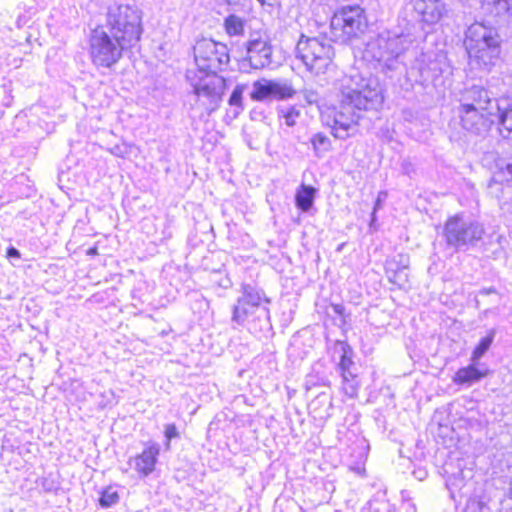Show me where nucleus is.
<instances>
[{
	"instance_id": "obj_20",
	"label": "nucleus",
	"mask_w": 512,
	"mask_h": 512,
	"mask_svg": "<svg viewBox=\"0 0 512 512\" xmlns=\"http://www.w3.org/2000/svg\"><path fill=\"white\" fill-rule=\"evenodd\" d=\"M442 74V69L437 61H417L407 71V77L410 81L428 86L433 84Z\"/></svg>"
},
{
	"instance_id": "obj_12",
	"label": "nucleus",
	"mask_w": 512,
	"mask_h": 512,
	"mask_svg": "<svg viewBox=\"0 0 512 512\" xmlns=\"http://www.w3.org/2000/svg\"><path fill=\"white\" fill-rule=\"evenodd\" d=\"M334 351L335 353H339L337 370L342 377L343 391L349 398H355L358 395L360 380L358 367L353 361L354 351L352 347L343 340L335 341Z\"/></svg>"
},
{
	"instance_id": "obj_48",
	"label": "nucleus",
	"mask_w": 512,
	"mask_h": 512,
	"mask_svg": "<svg viewBox=\"0 0 512 512\" xmlns=\"http://www.w3.org/2000/svg\"><path fill=\"white\" fill-rule=\"evenodd\" d=\"M425 476H426V472L425 471H419L418 478L420 480H422Z\"/></svg>"
},
{
	"instance_id": "obj_45",
	"label": "nucleus",
	"mask_w": 512,
	"mask_h": 512,
	"mask_svg": "<svg viewBox=\"0 0 512 512\" xmlns=\"http://www.w3.org/2000/svg\"><path fill=\"white\" fill-rule=\"evenodd\" d=\"M496 290L494 288H489V289H482L480 291V294H483V295H488L490 293H495Z\"/></svg>"
},
{
	"instance_id": "obj_44",
	"label": "nucleus",
	"mask_w": 512,
	"mask_h": 512,
	"mask_svg": "<svg viewBox=\"0 0 512 512\" xmlns=\"http://www.w3.org/2000/svg\"><path fill=\"white\" fill-rule=\"evenodd\" d=\"M404 13H405L407 16L410 14V15H411V17H413V15H414V14H413V13H411V12L406 13V12L404 11ZM411 21H415V20H414V18H412L411 20H408V23L406 24V27H405L402 31H404L405 33H407V32H409V33H410L409 25H410Z\"/></svg>"
},
{
	"instance_id": "obj_41",
	"label": "nucleus",
	"mask_w": 512,
	"mask_h": 512,
	"mask_svg": "<svg viewBox=\"0 0 512 512\" xmlns=\"http://www.w3.org/2000/svg\"><path fill=\"white\" fill-rule=\"evenodd\" d=\"M6 256L9 259H20L21 254L17 248H15L14 246H10L7 248Z\"/></svg>"
},
{
	"instance_id": "obj_2",
	"label": "nucleus",
	"mask_w": 512,
	"mask_h": 512,
	"mask_svg": "<svg viewBox=\"0 0 512 512\" xmlns=\"http://www.w3.org/2000/svg\"><path fill=\"white\" fill-rule=\"evenodd\" d=\"M442 237L446 246L456 252H485L492 244L494 236L486 232L484 224L480 221L464 213H457L445 221Z\"/></svg>"
},
{
	"instance_id": "obj_27",
	"label": "nucleus",
	"mask_w": 512,
	"mask_h": 512,
	"mask_svg": "<svg viewBox=\"0 0 512 512\" xmlns=\"http://www.w3.org/2000/svg\"><path fill=\"white\" fill-rule=\"evenodd\" d=\"M298 141L302 144H307V141L302 140L300 137H298ZM308 143L311 144L314 155L317 158H323L332 149L330 138L323 132L313 134L309 138Z\"/></svg>"
},
{
	"instance_id": "obj_49",
	"label": "nucleus",
	"mask_w": 512,
	"mask_h": 512,
	"mask_svg": "<svg viewBox=\"0 0 512 512\" xmlns=\"http://www.w3.org/2000/svg\"><path fill=\"white\" fill-rule=\"evenodd\" d=\"M228 5L237 4L239 0H225Z\"/></svg>"
},
{
	"instance_id": "obj_1",
	"label": "nucleus",
	"mask_w": 512,
	"mask_h": 512,
	"mask_svg": "<svg viewBox=\"0 0 512 512\" xmlns=\"http://www.w3.org/2000/svg\"><path fill=\"white\" fill-rule=\"evenodd\" d=\"M383 87L378 78L351 77L343 87L338 107L332 111V134L346 140L355 135L356 126L365 113L378 112L384 103Z\"/></svg>"
},
{
	"instance_id": "obj_19",
	"label": "nucleus",
	"mask_w": 512,
	"mask_h": 512,
	"mask_svg": "<svg viewBox=\"0 0 512 512\" xmlns=\"http://www.w3.org/2000/svg\"><path fill=\"white\" fill-rule=\"evenodd\" d=\"M503 182H512V160L497 156L494 159L493 176L487 187L488 193L495 198H500Z\"/></svg>"
},
{
	"instance_id": "obj_47",
	"label": "nucleus",
	"mask_w": 512,
	"mask_h": 512,
	"mask_svg": "<svg viewBox=\"0 0 512 512\" xmlns=\"http://www.w3.org/2000/svg\"><path fill=\"white\" fill-rule=\"evenodd\" d=\"M508 499L512 500V478L510 479V482H509Z\"/></svg>"
},
{
	"instance_id": "obj_29",
	"label": "nucleus",
	"mask_w": 512,
	"mask_h": 512,
	"mask_svg": "<svg viewBox=\"0 0 512 512\" xmlns=\"http://www.w3.org/2000/svg\"><path fill=\"white\" fill-rule=\"evenodd\" d=\"M248 89L247 83H238L232 90L228 99V104L233 108V117L236 118L245 109L243 94Z\"/></svg>"
},
{
	"instance_id": "obj_16",
	"label": "nucleus",
	"mask_w": 512,
	"mask_h": 512,
	"mask_svg": "<svg viewBox=\"0 0 512 512\" xmlns=\"http://www.w3.org/2000/svg\"><path fill=\"white\" fill-rule=\"evenodd\" d=\"M459 116L462 127L475 135H486L496 123L494 113L488 114L484 110L464 108L459 106Z\"/></svg>"
},
{
	"instance_id": "obj_17",
	"label": "nucleus",
	"mask_w": 512,
	"mask_h": 512,
	"mask_svg": "<svg viewBox=\"0 0 512 512\" xmlns=\"http://www.w3.org/2000/svg\"><path fill=\"white\" fill-rule=\"evenodd\" d=\"M499 100L483 86L473 85L463 90L459 101L460 107L484 110L488 114H492Z\"/></svg>"
},
{
	"instance_id": "obj_10",
	"label": "nucleus",
	"mask_w": 512,
	"mask_h": 512,
	"mask_svg": "<svg viewBox=\"0 0 512 512\" xmlns=\"http://www.w3.org/2000/svg\"><path fill=\"white\" fill-rule=\"evenodd\" d=\"M193 55L198 73H219L230 62L227 45L209 38H202L196 41L193 46Z\"/></svg>"
},
{
	"instance_id": "obj_46",
	"label": "nucleus",
	"mask_w": 512,
	"mask_h": 512,
	"mask_svg": "<svg viewBox=\"0 0 512 512\" xmlns=\"http://www.w3.org/2000/svg\"><path fill=\"white\" fill-rule=\"evenodd\" d=\"M87 254L88 255H97L98 254V250H97L96 247H92V248L88 249Z\"/></svg>"
},
{
	"instance_id": "obj_11",
	"label": "nucleus",
	"mask_w": 512,
	"mask_h": 512,
	"mask_svg": "<svg viewBox=\"0 0 512 512\" xmlns=\"http://www.w3.org/2000/svg\"><path fill=\"white\" fill-rule=\"evenodd\" d=\"M265 292L251 284L242 285L241 296L232 307L231 323L234 329L245 327L254 316L256 306L270 304Z\"/></svg>"
},
{
	"instance_id": "obj_38",
	"label": "nucleus",
	"mask_w": 512,
	"mask_h": 512,
	"mask_svg": "<svg viewBox=\"0 0 512 512\" xmlns=\"http://www.w3.org/2000/svg\"><path fill=\"white\" fill-rule=\"evenodd\" d=\"M401 172L409 177H412L415 174L416 169L410 159L405 158L401 161Z\"/></svg>"
},
{
	"instance_id": "obj_31",
	"label": "nucleus",
	"mask_w": 512,
	"mask_h": 512,
	"mask_svg": "<svg viewBox=\"0 0 512 512\" xmlns=\"http://www.w3.org/2000/svg\"><path fill=\"white\" fill-rule=\"evenodd\" d=\"M445 472L449 474L447 480H446V486L451 492V496H454V493L456 491L460 492L465 487V479L468 477L466 472L462 469H460L457 472L450 473L449 470L446 468Z\"/></svg>"
},
{
	"instance_id": "obj_9",
	"label": "nucleus",
	"mask_w": 512,
	"mask_h": 512,
	"mask_svg": "<svg viewBox=\"0 0 512 512\" xmlns=\"http://www.w3.org/2000/svg\"><path fill=\"white\" fill-rule=\"evenodd\" d=\"M89 46L93 64L104 68H111L122 58L124 51L131 50L106 31L104 26L91 30Z\"/></svg>"
},
{
	"instance_id": "obj_7",
	"label": "nucleus",
	"mask_w": 512,
	"mask_h": 512,
	"mask_svg": "<svg viewBox=\"0 0 512 512\" xmlns=\"http://www.w3.org/2000/svg\"><path fill=\"white\" fill-rule=\"evenodd\" d=\"M296 58L300 59L307 70L318 75L325 73L335 56L333 46L326 38L301 35L296 45Z\"/></svg>"
},
{
	"instance_id": "obj_26",
	"label": "nucleus",
	"mask_w": 512,
	"mask_h": 512,
	"mask_svg": "<svg viewBox=\"0 0 512 512\" xmlns=\"http://www.w3.org/2000/svg\"><path fill=\"white\" fill-rule=\"evenodd\" d=\"M317 189L311 185L301 184L295 193V206L301 212H308L314 205Z\"/></svg>"
},
{
	"instance_id": "obj_22",
	"label": "nucleus",
	"mask_w": 512,
	"mask_h": 512,
	"mask_svg": "<svg viewBox=\"0 0 512 512\" xmlns=\"http://www.w3.org/2000/svg\"><path fill=\"white\" fill-rule=\"evenodd\" d=\"M264 304L263 306H256L254 316L249 320L246 328L251 334L256 337H265L274 335L273 326L270 318V310Z\"/></svg>"
},
{
	"instance_id": "obj_36",
	"label": "nucleus",
	"mask_w": 512,
	"mask_h": 512,
	"mask_svg": "<svg viewBox=\"0 0 512 512\" xmlns=\"http://www.w3.org/2000/svg\"><path fill=\"white\" fill-rule=\"evenodd\" d=\"M493 5L497 15L512 14V0H493Z\"/></svg>"
},
{
	"instance_id": "obj_21",
	"label": "nucleus",
	"mask_w": 512,
	"mask_h": 512,
	"mask_svg": "<svg viewBox=\"0 0 512 512\" xmlns=\"http://www.w3.org/2000/svg\"><path fill=\"white\" fill-rule=\"evenodd\" d=\"M489 373V369L485 364L471 361L465 367L459 368L452 377V382L457 386L471 387L480 382Z\"/></svg>"
},
{
	"instance_id": "obj_23",
	"label": "nucleus",
	"mask_w": 512,
	"mask_h": 512,
	"mask_svg": "<svg viewBox=\"0 0 512 512\" xmlns=\"http://www.w3.org/2000/svg\"><path fill=\"white\" fill-rule=\"evenodd\" d=\"M494 108L500 135L504 139H512V98H501Z\"/></svg>"
},
{
	"instance_id": "obj_35",
	"label": "nucleus",
	"mask_w": 512,
	"mask_h": 512,
	"mask_svg": "<svg viewBox=\"0 0 512 512\" xmlns=\"http://www.w3.org/2000/svg\"><path fill=\"white\" fill-rule=\"evenodd\" d=\"M164 437H165V448H166V450H169L171 441L173 439L180 438V433L178 431L177 426L174 423H169V424L165 425Z\"/></svg>"
},
{
	"instance_id": "obj_8",
	"label": "nucleus",
	"mask_w": 512,
	"mask_h": 512,
	"mask_svg": "<svg viewBox=\"0 0 512 512\" xmlns=\"http://www.w3.org/2000/svg\"><path fill=\"white\" fill-rule=\"evenodd\" d=\"M186 76L193 87L196 104L204 98L201 105L208 114L218 109L227 87L226 79L212 72L193 73L191 76L188 71Z\"/></svg>"
},
{
	"instance_id": "obj_28",
	"label": "nucleus",
	"mask_w": 512,
	"mask_h": 512,
	"mask_svg": "<svg viewBox=\"0 0 512 512\" xmlns=\"http://www.w3.org/2000/svg\"><path fill=\"white\" fill-rule=\"evenodd\" d=\"M246 20L236 14H229L224 18L223 28L230 37H241L245 33Z\"/></svg>"
},
{
	"instance_id": "obj_14",
	"label": "nucleus",
	"mask_w": 512,
	"mask_h": 512,
	"mask_svg": "<svg viewBox=\"0 0 512 512\" xmlns=\"http://www.w3.org/2000/svg\"><path fill=\"white\" fill-rule=\"evenodd\" d=\"M296 94L292 83L287 79L261 78L253 82L249 97L256 102L283 101Z\"/></svg>"
},
{
	"instance_id": "obj_3",
	"label": "nucleus",
	"mask_w": 512,
	"mask_h": 512,
	"mask_svg": "<svg viewBox=\"0 0 512 512\" xmlns=\"http://www.w3.org/2000/svg\"><path fill=\"white\" fill-rule=\"evenodd\" d=\"M498 29L486 22H474L465 31L464 45L470 59L484 69L494 66L502 51Z\"/></svg>"
},
{
	"instance_id": "obj_5",
	"label": "nucleus",
	"mask_w": 512,
	"mask_h": 512,
	"mask_svg": "<svg viewBox=\"0 0 512 512\" xmlns=\"http://www.w3.org/2000/svg\"><path fill=\"white\" fill-rule=\"evenodd\" d=\"M411 33L404 31H383L368 44L367 52L387 70H397L402 65L399 57L412 43Z\"/></svg>"
},
{
	"instance_id": "obj_39",
	"label": "nucleus",
	"mask_w": 512,
	"mask_h": 512,
	"mask_svg": "<svg viewBox=\"0 0 512 512\" xmlns=\"http://www.w3.org/2000/svg\"><path fill=\"white\" fill-rule=\"evenodd\" d=\"M40 486L45 492H53L57 490V484L53 479L44 477L40 480Z\"/></svg>"
},
{
	"instance_id": "obj_6",
	"label": "nucleus",
	"mask_w": 512,
	"mask_h": 512,
	"mask_svg": "<svg viewBox=\"0 0 512 512\" xmlns=\"http://www.w3.org/2000/svg\"><path fill=\"white\" fill-rule=\"evenodd\" d=\"M368 26L365 10L359 5H346L330 20V40L347 44L364 34Z\"/></svg>"
},
{
	"instance_id": "obj_40",
	"label": "nucleus",
	"mask_w": 512,
	"mask_h": 512,
	"mask_svg": "<svg viewBox=\"0 0 512 512\" xmlns=\"http://www.w3.org/2000/svg\"><path fill=\"white\" fill-rule=\"evenodd\" d=\"M250 119L252 121H264L266 119L265 111L259 106L254 107L250 111Z\"/></svg>"
},
{
	"instance_id": "obj_4",
	"label": "nucleus",
	"mask_w": 512,
	"mask_h": 512,
	"mask_svg": "<svg viewBox=\"0 0 512 512\" xmlns=\"http://www.w3.org/2000/svg\"><path fill=\"white\" fill-rule=\"evenodd\" d=\"M105 28L130 49L138 46L143 34L142 11L135 5L113 4L106 13Z\"/></svg>"
},
{
	"instance_id": "obj_15",
	"label": "nucleus",
	"mask_w": 512,
	"mask_h": 512,
	"mask_svg": "<svg viewBox=\"0 0 512 512\" xmlns=\"http://www.w3.org/2000/svg\"><path fill=\"white\" fill-rule=\"evenodd\" d=\"M405 12L413 13L415 22L433 25L441 20L447 9L442 0H406Z\"/></svg>"
},
{
	"instance_id": "obj_42",
	"label": "nucleus",
	"mask_w": 512,
	"mask_h": 512,
	"mask_svg": "<svg viewBox=\"0 0 512 512\" xmlns=\"http://www.w3.org/2000/svg\"><path fill=\"white\" fill-rule=\"evenodd\" d=\"M332 309H333L334 313L339 316L343 317L345 314V307L342 304H332Z\"/></svg>"
},
{
	"instance_id": "obj_34",
	"label": "nucleus",
	"mask_w": 512,
	"mask_h": 512,
	"mask_svg": "<svg viewBox=\"0 0 512 512\" xmlns=\"http://www.w3.org/2000/svg\"><path fill=\"white\" fill-rule=\"evenodd\" d=\"M300 110L295 106H289L285 109L279 111V116L284 119V123L288 127H293L296 125L297 119L300 117Z\"/></svg>"
},
{
	"instance_id": "obj_30",
	"label": "nucleus",
	"mask_w": 512,
	"mask_h": 512,
	"mask_svg": "<svg viewBox=\"0 0 512 512\" xmlns=\"http://www.w3.org/2000/svg\"><path fill=\"white\" fill-rule=\"evenodd\" d=\"M304 386L305 389L309 391L315 387L330 386V380L324 370L314 367L312 371L305 377Z\"/></svg>"
},
{
	"instance_id": "obj_33",
	"label": "nucleus",
	"mask_w": 512,
	"mask_h": 512,
	"mask_svg": "<svg viewBox=\"0 0 512 512\" xmlns=\"http://www.w3.org/2000/svg\"><path fill=\"white\" fill-rule=\"evenodd\" d=\"M119 499L118 491L114 487L108 486L101 491L98 502L102 508H110L116 505Z\"/></svg>"
},
{
	"instance_id": "obj_50",
	"label": "nucleus",
	"mask_w": 512,
	"mask_h": 512,
	"mask_svg": "<svg viewBox=\"0 0 512 512\" xmlns=\"http://www.w3.org/2000/svg\"><path fill=\"white\" fill-rule=\"evenodd\" d=\"M380 204V195L378 196V199L376 201V205H375V208Z\"/></svg>"
},
{
	"instance_id": "obj_32",
	"label": "nucleus",
	"mask_w": 512,
	"mask_h": 512,
	"mask_svg": "<svg viewBox=\"0 0 512 512\" xmlns=\"http://www.w3.org/2000/svg\"><path fill=\"white\" fill-rule=\"evenodd\" d=\"M495 337V331L490 330L489 333L480 339L479 343L476 345L474 350L472 351L471 361L479 362V360L485 355V353L491 347L493 340Z\"/></svg>"
},
{
	"instance_id": "obj_13",
	"label": "nucleus",
	"mask_w": 512,
	"mask_h": 512,
	"mask_svg": "<svg viewBox=\"0 0 512 512\" xmlns=\"http://www.w3.org/2000/svg\"><path fill=\"white\" fill-rule=\"evenodd\" d=\"M243 47L246 52L242 60L243 64L248 62L253 69H263L271 65L273 48L266 32L250 31Z\"/></svg>"
},
{
	"instance_id": "obj_37",
	"label": "nucleus",
	"mask_w": 512,
	"mask_h": 512,
	"mask_svg": "<svg viewBox=\"0 0 512 512\" xmlns=\"http://www.w3.org/2000/svg\"><path fill=\"white\" fill-rule=\"evenodd\" d=\"M303 98L306 101L307 104H318L320 100L319 93L313 89H304L302 91Z\"/></svg>"
},
{
	"instance_id": "obj_25",
	"label": "nucleus",
	"mask_w": 512,
	"mask_h": 512,
	"mask_svg": "<svg viewBox=\"0 0 512 512\" xmlns=\"http://www.w3.org/2000/svg\"><path fill=\"white\" fill-rule=\"evenodd\" d=\"M310 413L315 419L327 420L332 416V397L325 393H319L309 404Z\"/></svg>"
},
{
	"instance_id": "obj_43",
	"label": "nucleus",
	"mask_w": 512,
	"mask_h": 512,
	"mask_svg": "<svg viewBox=\"0 0 512 512\" xmlns=\"http://www.w3.org/2000/svg\"><path fill=\"white\" fill-rule=\"evenodd\" d=\"M261 5H268L270 7H274L275 5L279 4L280 0H258Z\"/></svg>"
},
{
	"instance_id": "obj_24",
	"label": "nucleus",
	"mask_w": 512,
	"mask_h": 512,
	"mask_svg": "<svg viewBox=\"0 0 512 512\" xmlns=\"http://www.w3.org/2000/svg\"><path fill=\"white\" fill-rule=\"evenodd\" d=\"M398 258L386 261L385 272L389 282L402 288L408 283L409 260L404 255H398Z\"/></svg>"
},
{
	"instance_id": "obj_18",
	"label": "nucleus",
	"mask_w": 512,
	"mask_h": 512,
	"mask_svg": "<svg viewBox=\"0 0 512 512\" xmlns=\"http://www.w3.org/2000/svg\"><path fill=\"white\" fill-rule=\"evenodd\" d=\"M160 444L149 440L144 442V449L141 453L131 457L128 463L134 468L140 477L146 478L152 474L156 468L160 454Z\"/></svg>"
}]
</instances>
